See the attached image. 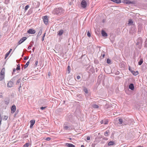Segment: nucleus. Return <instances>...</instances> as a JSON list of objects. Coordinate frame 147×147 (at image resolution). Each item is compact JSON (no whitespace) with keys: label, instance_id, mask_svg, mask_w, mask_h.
Segmentation results:
<instances>
[{"label":"nucleus","instance_id":"obj_1","mask_svg":"<svg viewBox=\"0 0 147 147\" xmlns=\"http://www.w3.org/2000/svg\"><path fill=\"white\" fill-rule=\"evenodd\" d=\"M63 11L62 8L59 7L54 9L53 12L55 14L59 16L63 13Z\"/></svg>","mask_w":147,"mask_h":147},{"label":"nucleus","instance_id":"obj_2","mask_svg":"<svg viewBox=\"0 0 147 147\" xmlns=\"http://www.w3.org/2000/svg\"><path fill=\"white\" fill-rule=\"evenodd\" d=\"M122 2L125 4L127 5L135 4L136 3V0L132 1L131 0H123Z\"/></svg>","mask_w":147,"mask_h":147},{"label":"nucleus","instance_id":"obj_3","mask_svg":"<svg viewBox=\"0 0 147 147\" xmlns=\"http://www.w3.org/2000/svg\"><path fill=\"white\" fill-rule=\"evenodd\" d=\"M142 43V39L141 37H139L138 38V39L137 41L136 44L138 46V48L139 49H141Z\"/></svg>","mask_w":147,"mask_h":147},{"label":"nucleus","instance_id":"obj_4","mask_svg":"<svg viewBox=\"0 0 147 147\" xmlns=\"http://www.w3.org/2000/svg\"><path fill=\"white\" fill-rule=\"evenodd\" d=\"M5 69L3 68L0 73V81H2L4 79L5 77Z\"/></svg>","mask_w":147,"mask_h":147},{"label":"nucleus","instance_id":"obj_5","mask_svg":"<svg viewBox=\"0 0 147 147\" xmlns=\"http://www.w3.org/2000/svg\"><path fill=\"white\" fill-rule=\"evenodd\" d=\"M81 7L83 8H85L86 7L87 5V3L85 0H82L81 3Z\"/></svg>","mask_w":147,"mask_h":147},{"label":"nucleus","instance_id":"obj_6","mask_svg":"<svg viewBox=\"0 0 147 147\" xmlns=\"http://www.w3.org/2000/svg\"><path fill=\"white\" fill-rule=\"evenodd\" d=\"M43 20L45 24V25H47L48 24V21H49L48 16H44L43 18Z\"/></svg>","mask_w":147,"mask_h":147},{"label":"nucleus","instance_id":"obj_7","mask_svg":"<svg viewBox=\"0 0 147 147\" xmlns=\"http://www.w3.org/2000/svg\"><path fill=\"white\" fill-rule=\"evenodd\" d=\"M16 109V107L15 105H13L11 108V113H14Z\"/></svg>","mask_w":147,"mask_h":147},{"label":"nucleus","instance_id":"obj_8","mask_svg":"<svg viewBox=\"0 0 147 147\" xmlns=\"http://www.w3.org/2000/svg\"><path fill=\"white\" fill-rule=\"evenodd\" d=\"M27 39L26 37H24L22 38L18 42V44L20 45L23 42Z\"/></svg>","mask_w":147,"mask_h":147},{"label":"nucleus","instance_id":"obj_9","mask_svg":"<svg viewBox=\"0 0 147 147\" xmlns=\"http://www.w3.org/2000/svg\"><path fill=\"white\" fill-rule=\"evenodd\" d=\"M27 32L29 34H32L35 33L36 31L33 29H30L27 31Z\"/></svg>","mask_w":147,"mask_h":147},{"label":"nucleus","instance_id":"obj_10","mask_svg":"<svg viewBox=\"0 0 147 147\" xmlns=\"http://www.w3.org/2000/svg\"><path fill=\"white\" fill-rule=\"evenodd\" d=\"M13 83L11 80L7 84V86L8 87L11 88L13 86Z\"/></svg>","mask_w":147,"mask_h":147},{"label":"nucleus","instance_id":"obj_11","mask_svg":"<svg viewBox=\"0 0 147 147\" xmlns=\"http://www.w3.org/2000/svg\"><path fill=\"white\" fill-rule=\"evenodd\" d=\"M30 128H32L34 125V124L35 123V120H31L30 121Z\"/></svg>","mask_w":147,"mask_h":147},{"label":"nucleus","instance_id":"obj_12","mask_svg":"<svg viewBox=\"0 0 147 147\" xmlns=\"http://www.w3.org/2000/svg\"><path fill=\"white\" fill-rule=\"evenodd\" d=\"M101 34L103 37H106L108 36L107 33L103 30L101 31Z\"/></svg>","mask_w":147,"mask_h":147},{"label":"nucleus","instance_id":"obj_13","mask_svg":"<svg viewBox=\"0 0 147 147\" xmlns=\"http://www.w3.org/2000/svg\"><path fill=\"white\" fill-rule=\"evenodd\" d=\"M129 88L131 90H133L134 89V87L133 83H131L129 86Z\"/></svg>","mask_w":147,"mask_h":147},{"label":"nucleus","instance_id":"obj_14","mask_svg":"<svg viewBox=\"0 0 147 147\" xmlns=\"http://www.w3.org/2000/svg\"><path fill=\"white\" fill-rule=\"evenodd\" d=\"M64 32V30L62 29H61L57 32V35L61 36L62 35Z\"/></svg>","mask_w":147,"mask_h":147},{"label":"nucleus","instance_id":"obj_15","mask_svg":"<svg viewBox=\"0 0 147 147\" xmlns=\"http://www.w3.org/2000/svg\"><path fill=\"white\" fill-rule=\"evenodd\" d=\"M108 119L102 120L100 121V123L101 124H104L105 125H106L108 124Z\"/></svg>","mask_w":147,"mask_h":147},{"label":"nucleus","instance_id":"obj_16","mask_svg":"<svg viewBox=\"0 0 147 147\" xmlns=\"http://www.w3.org/2000/svg\"><path fill=\"white\" fill-rule=\"evenodd\" d=\"M5 103L6 105H7L9 104V97L6 98L5 100Z\"/></svg>","mask_w":147,"mask_h":147},{"label":"nucleus","instance_id":"obj_17","mask_svg":"<svg viewBox=\"0 0 147 147\" xmlns=\"http://www.w3.org/2000/svg\"><path fill=\"white\" fill-rule=\"evenodd\" d=\"M111 1L117 4H119L121 3V0H111Z\"/></svg>","mask_w":147,"mask_h":147},{"label":"nucleus","instance_id":"obj_18","mask_svg":"<svg viewBox=\"0 0 147 147\" xmlns=\"http://www.w3.org/2000/svg\"><path fill=\"white\" fill-rule=\"evenodd\" d=\"M66 146L68 147H75V146L74 145L70 143H66Z\"/></svg>","mask_w":147,"mask_h":147},{"label":"nucleus","instance_id":"obj_19","mask_svg":"<svg viewBox=\"0 0 147 147\" xmlns=\"http://www.w3.org/2000/svg\"><path fill=\"white\" fill-rule=\"evenodd\" d=\"M18 75H16V76L13 77L12 78L11 80L12 81L13 83L15 81V80L17 79H18Z\"/></svg>","mask_w":147,"mask_h":147},{"label":"nucleus","instance_id":"obj_20","mask_svg":"<svg viewBox=\"0 0 147 147\" xmlns=\"http://www.w3.org/2000/svg\"><path fill=\"white\" fill-rule=\"evenodd\" d=\"M115 144V143L113 141H111L109 142L108 144V145L109 146H111Z\"/></svg>","mask_w":147,"mask_h":147},{"label":"nucleus","instance_id":"obj_21","mask_svg":"<svg viewBox=\"0 0 147 147\" xmlns=\"http://www.w3.org/2000/svg\"><path fill=\"white\" fill-rule=\"evenodd\" d=\"M109 130H107L105 132L104 135L105 136H108L109 135Z\"/></svg>","mask_w":147,"mask_h":147},{"label":"nucleus","instance_id":"obj_22","mask_svg":"<svg viewBox=\"0 0 147 147\" xmlns=\"http://www.w3.org/2000/svg\"><path fill=\"white\" fill-rule=\"evenodd\" d=\"M131 73L134 75L135 76H137L139 74L138 71H132Z\"/></svg>","mask_w":147,"mask_h":147},{"label":"nucleus","instance_id":"obj_23","mask_svg":"<svg viewBox=\"0 0 147 147\" xmlns=\"http://www.w3.org/2000/svg\"><path fill=\"white\" fill-rule=\"evenodd\" d=\"M133 21L132 20L130 19L128 21V25H131L132 24H133Z\"/></svg>","mask_w":147,"mask_h":147},{"label":"nucleus","instance_id":"obj_24","mask_svg":"<svg viewBox=\"0 0 147 147\" xmlns=\"http://www.w3.org/2000/svg\"><path fill=\"white\" fill-rule=\"evenodd\" d=\"M143 59L142 58L141 59L140 61H139L138 63V65H141L143 63Z\"/></svg>","mask_w":147,"mask_h":147},{"label":"nucleus","instance_id":"obj_25","mask_svg":"<svg viewBox=\"0 0 147 147\" xmlns=\"http://www.w3.org/2000/svg\"><path fill=\"white\" fill-rule=\"evenodd\" d=\"M97 144V143L96 141H94L93 143L92 144L91 146L92 147H95V146Z\"/></svg>","mask_w":147,"mask_h":147},{"label":"nucleus","instance_id":"obj_26","mask_svg":"<svg viewBox=\"0 0 147 147\" xmlns=\"http://www.w3.org/2000/svg\"><path fill=\"white\" fill-rule=\"evenodd\" d=\"M119 122V123L120 124H122L123 123V119L121 118H119V119L118 120Z\"/></svg>","mask_w":147,"mask_h":147},{"label":"nucleus","instance_id":"obj_27","mask_svg":"<svg viewBox=\"0 0 147 147\" xmlns=\"http://www.w3.org/2000/svg\"><path fill=\"white\" fill-rule=\"evenodd\" d=\"M29 61H28L26 63V64L25 65H24V69H25L26 68L28 65L29 64Z\"/></svg>","mask_w":147,"mask_h":147},{"label":"nucleus","instance_id":"obj_28","mask_svg":"<svg viewBox=\"0 0 147 147\" xmlns=\"http://www.w3.org/2000/svg\"><path fill=\"white\" fill-rule=\"evenodd\" d=\"M83 91L85 92L86 94L88 93V90L86 88L84 87L83 89Z\"/></svg>","mask_w":147,"mask_h":147},{"label":"nucleus","instance_id":"obj_29","mask_svg":"<svg viewBox=\"0 0 147 147\" xmlns=\"http://www.w3.org/2000/svg\"><path fill=\"white\" fill-rule=\"evenodd\" d=\"M42 29H41L40 30V31H39V32H38V35H37V36H40L41 34L42 33Z\"/></svg>","mask_w":147,"mask_h":147},{"label":"nucleus","instance_id":"obj_30","mask_svg":"<svg viewBox=\"0 0 147 147\" xmlns=\"http://www.w3.org/2000/svg\"><path fill=\"white\" fill-rule=\"evenodd\" d=\"M67 71L69 74L70 71V67L69 66H68L67 67Z\"/></svg>","mask_w":147,"mask_h":147},{"label":"nucleus","instance_id":"obj_31","mask_svg":"<svg viewBox=\"0 0 147 147\" xmlns=\"http://www.w3.org/2000/svg\"><path fill=\"white\" fill-rule=\"evenodd\" d=\"M3 119L4 120H6L8 118V116L6 115H4L2 117Z\"/></svg>","mask_w":147,"mask_h":147},{"label":"nucleus","instance_id":"obj_32","mask_svg":"<svg viewBox=\"0 0 147 147\" xmlns=\"http://www.w3.org/2000/svg\"><path fill=\"white\" fill-rule=\"evenodd\" d=\"M20 69V64H18L17 65V67L16 68L17 70H19Z\"/></svg>","mask_w":147,"mask_h":147},{"label":"nucleus","instance_id":"obj_33","mask_svg":"<svg viewBox=\"0 0 147 147\" xmlns=\"http://www.w3.org/2000/svg\"><path fill=\"white\" fill-rule=\"evenodd\" d=\"M92 107L93 108L97 109L98 108L99 106L97 105H94Z\"/></svg>","mask_w":147,"mask_h":147},{"label":"nucleus","instance_id":"obj_34","mask_svg":"<svg viewBox=\"0 0 147 147\" xmlns=\"http://www.w3.org/2000/svg\"><path fill=\"white\" fill-rule=\"evenodd\" d=\"M65 124H64V129H65V130H68V129L69 128V127H68V126H65Z\"/></svg>","mask_w":147,"mask_h":147},{"label":"nucleus","instance_id":"obj_35","mask_svg":"<svg viewBox=\"0 0 147 147\" xmlns=\"http://www.w3.org/2000/svg\"><path fill=\"white\" fill-rule=\"evenodd\" d=\"M10 54V53L9 52H7L6 54H5V59H6L9 56V54Z\"/></svg>","mask_w":147,"mask_h":147},{"label":"nucleus","instance_id":"obj_36","mask_svg":"<svg viewBox=\"0 0 147 147\" xmlns=\"http://www.w3.org/2000/svg\"><path fill=\"white\" fill-rule=\"evenodd\" d=\"M29 143H26L24 145V147H28L29 146Z\"/></svg>","mask_w":147,"mask_h":147},{"label":"nucleus","instance_id":"obj_37","mask_svg":"<svg viewBox=\"0 0 147 147\" xmlns=\"http://www.w3.org/2000/svg\"><path fill=\"white\" fill-rule=\"evenodd\" d=\"M21 81V78L18 79L17 81L16 84V85H18L19 83Z\"/></svg>","mask_w":147,"mask_h":147},{"label":"nucleus","instance_id":"obj_38","mask_svg":"<svg viewBox=\"0 0 147 147\" xmlns=\"http://www.w3.org/2000/svg\"><path fill=\"white\" fill-rule=\"evenodd\" d=\"M29 7V5H26L25 7V10L26 11L28 9Z\"/></svg>","mask_w":147,"mask_h":147},{"label":"nucleus","instance_id":"obj_39","mask_svg":"<svg viewBox=\"0 0 147 147\" xmlns=\"http://www.w3.org/2000/svg\"><path fill=\"white\" fill-rule=\"evenodd\" d=\"M111 60L109 59L108 58L107 60V63L108 64H109L111 63Z\"/></svg>","mask_w":147,"mask_h":147},{"label":"nucleus","instance_id":"obj_40","mask_svg":"<svg viewBox=\"0 0 147 147\" xmlns=\"http://www.w3.org/2000/svg\"><path fill=\"white\" fill-rule=\"evenodd\" d=\"M9 0H5V3L6 4H8L9 2Z\"/></svg>","mask_w":147,"mask_h":147},{"label":"nucleus","instance_id":"obj_41","mask_svg":"<svg viewBox=\"0 0 147 147\" xmlns=\"http://www.w3.org/2000/svg\"><path fill=\"white\" fill-rule=\"evenodd\" d=\"M45 34L46 33H45L44 34H43V35L42 37V41H43L44 40V38H45Z\"/></svg>","mask_w":147,"mask_h":147},{"label":"nucleus","instance_id":"obj_42","mask_svg":"<svg viewBox=\"0 0 147 147\" xmlns=\"http://www.w3.org/2000/svg\"><path fill=\"white\" fill-rule=\"evenodd\" d=\"M87 36L88 37H90L91 36V34L89 31H88L87 32Z\"/></svg>","mask_w":147,"mask_h":147},{"label":"nucleus","instance_id":"obj_43","mask_svg":"<svg viewBox=\"0 0 147 147\" xmlns=\"http://www.w3.org/2000/svg\"><path fill=\"white\" fill-rule=\"evenodd\" d=\"M47 107H42L40 108V109L42 110H43Z\"/></svg>","mask_w":147,"mask_h":147},{"label":"nucleus","instance_id":"obj_44","mask_svg":"<svg viewBox=\"0 0 147 147\" xmlns=\"http://www.w3.org/2000/svg\"><path fill=\"white\" fill-rule=\"evenodd\" d=\"M18 110L16 111V112L15 114H14V116L15 117L16 115H17V114L18 113Z\"/></svg>","mask_w":147,"mask_h":147},{"label":"nucleus","instance_id":"obj_45","mask_svg":"<svg viewBox=\"0 0 147 147\" xmlns=\"http://www.w3.org/2000/svg\"><path fill=\"white\" fill-rule=\"evenodd\" d=\"M29 58L28 57H25L24 58V60H26L28 59Z\"/></svg>","mask_w":147,"mask_h":147},{"label":"nucleus","instance_id":"obj_46","mask_svg":"<svg viewBox=\"0 0 147 147\" xmlns=\"http://www.w3.org/2000/svg\"><path fill=\"white\" fill-rule=\"evenodd\" d=\"M38 61H36V62H35V65H34L35 66H36L38 64Z\"/></svg>","mask_w":147,"mask_h":147},{"label":"nucleus","instance_id":"obj_47","mask_svg":"<svg viewBox=\"0 0 147 147\" xmlns=\"http://www.w3.org/2000/svg\"><path fill=\"white\" fill-rule=\"evenodd\" d=\"M32 45H29L28 48V49L29 50L31 49Z\"/></svg>","mask_w":147,"mask_h":147},{"label":"nucleus","instance_id":"obj_48","mask_svg":"<svg viewBox=\"0 0 147 147\" xmlns=\"http://www.w3.org/2000/svg\"><path fill=\"white\" fill-rule=\"evenodd\" d=\"M21 87V83H20V85L18 88V89L19 91H20V88Z\"/></svg>","mask_w":147,"mask_h":147},{"label":"nucleus","instance_id":"obj_49","mask_svg":"<svg viewBox=\"0 0 147 147\" xmlns=\"http://www.w3.org/2000/svg\"><path fill=\"white\" fill-rule=\"evenodd\" d=\"M86 139L87 140H90V136H88L87 137V138H86Z\"/></svg>","mask_w":147,"mask_h":147},{"label":"nucleus","instance_id":"obj_50","mask_svg":"<svg viewBox=\"0 0 147 147\" xmlns=\"http://www.w3.org/2000/svg\"><path fill=\"white\" fill-rule=\"evenodd\" d=\"M129 69L131 72H132V71H133V70H131V67H130L129 66Z\"/></svg>","mask_w":147,"mask_h":147},{"label":"nucleus","instance_id":"obj_51","mask_svg":"<svg viewBox=\"0 0 147 147\" xmlns=\"http://www.w3.org/2000/svg\"><path fill=\"white\" fill-rule=\"evenodd\" d=\"M16 69H15V68H14L13 69V71L12 72V74H13V73L15 72L16 71Z\"/></svg>","mask_w":147,"mask_h":147},{"label":"nucleus","instance_id":"obj_52","mask_svg":"<svg viewBox=\"0 0 147 147\" xmlns=\"http://www.w3.org/2000/svg\"><path fill=\"white\" fill-rule=\"evenodd\" d=\"M51 140V138L49 137H48L46 138V140L49 141L50 140Z\"/></svg>","mask_w":147,"mask_h":147},{"label":"nucleus","instance_id":"obj_53","mask_svg":"<svg viewBox=\"0 0 147 147\" xmlns=\"http://www.w3.org/2000/svg\"><path fill=\"white\" fill-rule=\"evenodd\" d=\"M80 76H77V78L78 79V80H79V79H80Z\"/></svg>","mask_w":147,"mask_h":147},{"label":"nucleus","instance_id":"obj_54","mask_svg":"<svg viewBox=\"0 0 147 147\" xmlns=\"http://www.w3.org/2000/svg\"><path fill=\"white\" fill-rule=\"evenodd\" d=\"M12 51V49H10L9 51H8V52H9L10 53L11 51Z\"/></svg>","mask_w":147,"mask_h":147},{"label":"nucleus","instance_id":"obj_55","mask_svg":"<svg viewBox=\"0 0 147 147\" xmlns=\"http://www.w3.org/2000/svg\"><path fill=\"white\" fill-rule=\"evenodd\" d=\"M26 76H24V78H23V79H24V80H26Z\"/></svg>","mask_w":147,"mask_h":147},{"label":"nucleus","instance_id":"obj_56","mask_svg":"<svg viewBox=\"0 0 147 147\" xmlns=\"http://www.w3.org/2000/svg\"><path fill=\"white\" fill-rule=\"evenodd\" d=\"M81 147H85L84 145H82L81 146Z\"/></svg>","mask_w":147,"mask_h":147},{"label":"nucleus","instance_id":"obj_57","mask_svg":"<svg viewBox=\"0 0 147 147\" xmlns=\"http://www.w3.org/2000/svg\"><path fill=\"white\" fill-rule=\"evenodd\" d=\"M34 49H35V47H33V49H32V50L33 51H34Z\"/></svg>","mask_w":147,"mask_h":147},{"label":"nucleus","instance_id":"obj_58","mask_svg":"<svg viewBox=\"0 0 147 147\" xmlns=\"http://www.w3.org/2000/svg\"><path fill=\"white\" fill-rule=\"evenodd\" d=\"M105 56V54H103V55H102V57L103 58Z\"/></svg>","mask_w":147,"mask_h":147},{"label":"nucleus","instance_id":"obj_59","mask_svg":"<svg viewBox=\"0 0 147 147\" xmlns=\"http://www.w3.org/2000/svg\"><path fill=\"white\" fill-rule=\"evenodd\" d=\"M137 147H143V146H138Z\"/></svg>","mask_w":147,"mask_h":147},{"label":"nucleus","instance_id":"obj_60","mask_svg":"<svg viewBox=\"0 0 147 147\" xmlns=\"http://www.w3.org/2000/svg\"><path fill=\"white\" fill-rule=\"evenodd\" d=\"M105 21V20H103V22H104Z\"/></svg>","mask_w":147,"mask_h":147},{"label":"nucleus","instance_id":"obj_61","mask_svg":"<svg viewBox=\"0 0 147 147\" xmlns=\"http://www.w3.org/2000/svg\"><path fill=\"white\" fill-rule=\"evenodd\" d=\"M48 75H49V76H50V74H49V73L48 74Z\"/></svg>","mask_w":147,"mask_h":147},{"label":"nucleus","instance_id":"obj_62","mask_svg":"<svg viewBox=\"0 0 147 147\" xmlns=\"http://www.w3.org/2000/svg\"><path fill=\"white\" fill-rule=\"evenodd\" d=\"M31 42L32 43H33V42Z\"/></svg>","mask_w":147,"mask_h":147},{"label":"nucleus","instance_id":"obj_63","mask_svg":"<svg viewBox=\"0 0 147 147\" xmlns=\"http://www.w3.org/2000/svg\"><path fill=\"white\" fill-rule=\"evenodd\" d=\"M0 96L1 97H2V95H1Z\"/></svg>","mask_w":147,"mask_h":147},{"label":"nucleus","instance_id":"obj_64","mask_svg":"<svg viewBox=\"0 0 147 147\" xmlns=\"http://www.w3.org/2000/svg\"><path fill=\"white\" fill-rule=\"evenodd\" d=\"M23 55H22V56L23 57Z\"/></svg>","mask_w":147,"mask_h":147}]
</instances>
